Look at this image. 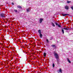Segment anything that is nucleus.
I'll list each match as a JSON object with an SVG mask.
<instances>
[{"mask_svg":"<svg viewBox=\"0 0 73 73\" xmlns=\"http://www.w3.org/2000/svg\"><path fill=\"white\" fill-rule=\"evenodd\" d=\"M50 40H52V39H50Z\"/></svg>","mask_w":73,"mask_h":73,"instance_id":"obj_27","label":"nucleus"},{"mask_svg":"<svg viewBox=\"0 0 73 73\" xmlns=\"http://www.w3.org/2000/svg\"><path fill=\"white\" fill-rule=\"evenodd\" d=\"M38 33H39V34L41 33V30H38Z\"/></svg>","mask_w":73,"mask_h":73,"instance_id":"obj_13","label":"nucleus"},{"mask_svg":"<svg viewBox=\"0 0 73 73\" xmlns=\"http://www.w3.org/2000/svg\"><path fill=\"white\" fill-rule=\"evenodd\" d=\"M65 8L66 9H69V7L68 6H65Z\"/></svg>","mask_w":73,"mask_h":73,"instance_id":"obj_8","label":"nucleus"},{"mask_svg":"<svg viewBox=\"0 0 73 73\" xmlns=\"http://www.w3.org/2000/svg\"><path fill=\"white\" fill-rule=\"evenodd\" d=\"M59 72H60V73H62V70H61V68H60L59 69Z\"/></svg>","mask_w":73,"mask_h":73,"instance_id":"obj_15","label":"nucleus"},{"mask_svg":"<svg viewBox=\"0 0 73 73\" xmlns=\"http://www.w3.org/2000/svg\"><path fill=\"white\" fill-rule=\"evenodd\" d=\"M7 4H8V3H7Z\"/></svg>","mask_w":73,"mask_h":73,"instance_id":"obj_28","label":"nucleus"},{"mask_svg":"<svg viewBox=\"0 0 73 73\" xmlns=\"http://www.w3.org/2000/svg\"><path fill=\"white\" fill-rule=\"evenodd\" d=\"M56 60H57V62H60V59H57Z\"/></svg>","mask_w":73,"mask_h":73,"instance_id":"obj_16","label":"nucleus"},{"mask_svg":"<svg viewBox=\"0 0 73 73\" xmlns=\"http://www.w3.org/2000/svg\"><path fill=\"white\" fill-rule=\"evenodd\" d=\"M62 16H67L68 15V16H69V14H62Z\"/></svg>","mask_w":73,"mask_h":73,"instance_id":"obj_5","label":"nucleus"},{"mask_svg":"<svg viewBox=\"0 0 73 73\" xmlns=\"http://www.w3.org/2000/svg\"><path fill=\"white\" fill-rule=\"evenodd\" d=\"M39 36H40V38H42V35L41 34V33L39 34Z\"/></svg>","mask_w":73,"mask_h":73,"instance_id":"obj_9","label":"nucleus"},{"mask_svg":"<svg viewBox=\"0 0 73 73\" xmlns=\"http://www.w3.org/2000/svg\"><path fill=\"white\" fill-rule=\"evenodd\" d=\"M46 53H44L43 56H44V57H46Z\"/></svg>","mask_w":73,"mask_h":73,"instance_id":"obj_14","label":"nucleus"},{"mask_svg":"<svg viewBox=\"0 0 73 73\" xmlns=\"http://www.w3.org/2000/svg\"><path fill=\"white\" fill-rule=\"evenodd\" d=\"M51 24L53 27H55V25H54V24L53 22L51 23Z\"/></svg>","mask_w":73,"mask_h":73,"instance_id":"obj_10","label":"nucleus"},{"mask_svg":"<svg viewBox=\"0 0 73 73\" xmlns=\"http://www.w3.org/2000/svg\"><path fill=\"white\" fill-rule=\"evenodd\" d=\"M70 3V2H69V1H67V3Z\"/></svg>","mask_w":73,"mask_h":73,"instance_id":"obj_23","label":"nucleus"},{"mask_svg":"<svg viewBox=\"0 0 73 73\" xmlns=\"http://www.w3.org/2000/svg\"><path fill=\"white\" fill-rule=\"evenodd\" d=\"M52 47L53 48H56V46L54 44H52L51 45Z\"/></svg>","mask_w":73,"mask_h":73,"instance_id":"obj_7","label":"nucleus"},{"mask_svg":"<svg viewBox=\"0 0 73 73\" xmlns=\"http://www.w3.org/2000/svg\"><path fill=\"white\" fill-rule=\"evenodd\" d=\"M30 11H31V9L30 8H28L27 9L26 11L27 12H29Z\"/></svg>","mask_w":73,"mask_h":73,"instance_id":"obj_4","label":"nucleus"},{"mask_svg":"<svg viewBox=\"0 0 73 73\" xmlns=\"http://www.w3.org/2000/svg\"><path fill=\"white\" fill-rule=\"evenodd\" d=\"M46 46H48V44H46Z\"/></svg>","mask_w":73,"mask_h":73,"instance_id":"obj_26","label":"nucleus"},{"mask_svg":"<svg viewBox=\"0 0 73 73\" xmlns=\"http://www.w3.org/2000/svg\"><path fill=\"white\" fill-rule=\"evenodd\" d=\"M42 20H43V19L42 18L40 19V23L41 24V23H42Z\"/></svg>","mask_w":73,"mask_h":73,"instance_id":"obj_6","label":"nucleus"},{"mask_svg":"<svg viewBox=\"0 0 73 73\" xmlns=\"http://www.w3.org/2000/svg\"><path fill=\"white\" fill-rule=\"evenodd\" d=\"M46 40L47 42H48V43L49 42V40H48V39H47Z\"/></svg>","mask_w":73,"mask_h":73,"instance_id":"obj_21","label":"nucleus"},{"mask_svg":"<svg viewBox=\"0 0 73 73\" xmlns=\"http://www.w3.org/2000/svg\"><path fill=\"white\" fill-rule=\"evenodd\" d=\"M64 29H65V30H69V28L68 27L67 28H62L61 29L62 32L63 33V34H64Z\"/></svg>","mask_w":73,"mask_h":73,"instance_id":"obj_2","label":"nucleus"},{"mask_svg":"<svg viewBox=\"0 0 73 73\" xmlns=\"http://www.w3.org/2000/svg\"><path fill=\"white\" fill-rule=\"evenodd\" d=\"M57 62V64H60V62Z\"/></svg>","mask_w":73,"mask_h":73,"instance_id":"obj_22","label":"nucleus"},{"mask_svg":"<svg viewBox=\"0 0 73 73\" xmlns=\"http://www.w3.org/2000/svg\"><path fill=\"white\" fill-rule=\"evenodd\" d=\"M67 61H68V62L69 63H71V62H70V60H69V58H67Z\"/></svg>","mask_w":73,"mask_h":73,"instance_id":"obj_11","label":"nucleus"},{"mask_svg":"<svg viewBox=\"0 0 73 73\" xmlns=\"http://www.w3.org/2000/svg\"><path fill=\"white\" fill-rule=\"evenodd\" d=\"M54 66H55L54 64L53 63L52 64V66H53V68H54Z\"/></svg>","mask_w":73,"mask_h":73,"instance_id":"obj_18","label":"nucleus"},{"mask_svg":"<svg viewBox=\"0 0 73 73\" xmlns=\"http://www.w3.org/2000/svg\"><path fill=\"white\" fill-rule=\"evenodd\" d=\"M55 24H56V25H58V24L57 23V22H56L55 23Z\"/></svg>","mask_w":73,"mask_h":73,"instance_id":"obj_17","label":"nucleus"},{"mask_svg":"<svg viewBox=\"0 0 73 73\" xmlns=\"http://www.w3.org/2000/svg\"><path fill=\"white\" fill-rule=\"evenodd\" d=\"M71 9L73 10V7L72 6V7H71Z\"/></svg>","mask_w":73,"mask_h":73,"instance_id":"obj_24","label":"nucleus"},{"mask_svg":"<svg viewBox=\"0 0 73 73\" xmlns=\"http://www.w3.org/2000/svg\"><path fill=\"white\" fill-rule=\"evenodd\" d=\"M58 26L59 28H60L61 27V26L58 24Z\"/></svg>","mask_w":73,"mask_h":73,"instance_id":"obj_20","label":"nucleus"},{"mask_svg":"<svg viewBox=\"0 0 73 73\" xmlns=\"http://www.w3.org/2000/svg\"><path fill=\"white\" fill-rule=\"evenodd\" d=\"M0 17H3V18H5V14L4 13H1L0 14Z\"/></svg>","mask_w":73,"mask_h":73,"instance_id":"obj_3","label":"nucleus"},{"mask_svg":"<svg viewBox=\"0 0 73 73\" xmlns=\"http://www.w3.org/2000/svg\"><path fill=\"white\" fill-rule=\"evenodd\" d=\"M17 7L18 8H21H21H22V7L20 6H17Z\"/></svg>","mask_w":73,"mask_h":73,"instance_id":"obj_12","label":"nucleus"},{"mask_svg":"<svg viewBox=\"0 0 73 73\" xmlns=\"http://www.w3.org/2000/svg\"><path fill=\"white\" fill-rule=\"evenodd\" d=\"M14 11L15 12H17V10L16 9H14Z\"/></svg>","mask_w":73,"mask_h":73,"instance_id":"obj_19","label":"nucleus"},{"mask_svg":"<svg viewBox=\"0 0 73 73\" xmlns=\"http://www.w3.org/2000/svg\"><path fill=\"white\" fill-rule=\"evenodd\" d=\"M12 5H14V3H12Z\"/></svg>","mask_w":73,"mask_h":73,"instance_id":"obj_25","label":"nucleus"},{"mask_svg":"<svg viewBox=\"0 0 73 73\" xmlns=\"http://www.w3.org/2000/svg\"><path fill=\"white\" fill-rule=\"evenodd\" d=\"M54 55L56 59L59 58V56L57 54V53H56L55 51L54 52Z\"/></svg>","mask_w":73,"mask_h":73,"instance_id":"obj_1","label":"nucleus"}]
</instances>
